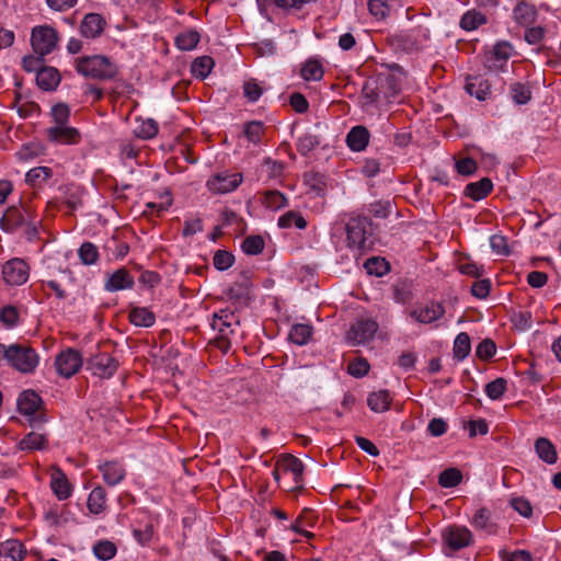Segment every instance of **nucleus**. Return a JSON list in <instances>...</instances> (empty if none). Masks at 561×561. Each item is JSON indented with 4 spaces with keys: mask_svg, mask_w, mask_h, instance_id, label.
I'll use <instances>...</instances> for the list:
<instances>
[{
    "mask_svg": "<svg viewBox=\"0 0 561 561\" xmlns=\"http://www.w3.org/2000/svg\"><path fill=\"white\" fill-rule=\"evenodd\" d=\"M43 57L44 56H39V55H28V56H25L23 57L22 59V67L25 71L27 72H38V70L41 68H44L43 66Z\"/></svg>",
    "mask_w": 561,
    "mask_h": 561,
    "instance_id": "60",
    "label": "nucleus"
},
{
    "mask_svg": "<svg viewBox=\"0 0 561 561\" xmlns=\"http://www.w3.org/2000/svg\"><path fill=\"white\" fill-rule=\"evenodd\" d=\"M233 320V312H229L228 310H220L214 314L211 327L214 330H217L221 336H228L229 333L233 332L231 329Z\"/></svg>",
    "mask_w": 561,
    "mask_h": 561,
    "instance_id": "27",
    "label": "nucleus"
},
{
    "mask_svg": "<svg viewBox=\"0 0 561 561\" xmlns=\"http://www.w3.org/2000/svg\"><path fill=\"white\" fill-rule=\"evenodd\" d=\"M445 313L444 307L438 302H431L426 306H421L410 312V317L420 323H432L440 319Z\"/></svg>",
    "mask_w": 561,
    "mask_h": 561,
    "instance_id": "16",
    "label": "nucleus"
},
{
    "mask_svg": "<svg viewBox=\"0 0 561 561\" xmlns=\"http://www.w3.org/2000/svg\"><path fill=\"white\" fill-rule=\"evenodd\" d=\"M87 365L94 376L111 378L117 370L118 362L108 353H98L91 356Z\"/></svg>",
    "mask_w": 561,
    "mask_h": 561,
    "instance_id": "9",
    "label": "nucleus"
},
{
    "mask_svg": "<svg viewBox=\"0 0 561 561\" xmlns=\"http://www.w3.org/2000/svg\"><path fill=\"white\" fill-rule=\"evenodd\" d=\"M484 23L485 16L474 10L466 12L460 20V26L466 31H473Z\"/></svg>",
    "mask_w": 561,
    "mask_h": 561,
    "instance_id": "40",
    "label": "nucleus"
},
{
    "mask_svg": "<svg viewBox=\"0 0 561 561\" xmlns=\"http://www.w3.org/2000/svg\"><path fill=\"white\" fill-rule=\"evenodd\" d=\"M347 370L354 377H363L368 373L369 364L366 359L358 358L350 363Z\"/></svg>",
    "mask_w": 561,
    "mask_h": 561,
    "instance_id": "61",
    "label": "nucleus"
},
{
    "mask_svg": "<svg viewBox=\"0 0 561 561\" xmlns=\"http://www.w3.org/2000/svg\"><path fill=\"white\" fill-rule=\"evenodd\" d=\"M443 539L450 549L456 551L469 546L472 535L468 528H445Z\"/></svg>",
    "mask_w": 561,
    "mask_h": 561,
    "instance_id": "15",
    "label": "nucleus"
},
{
    "mask_svg": "<svg viewBox=\"0 0 561 561\" xmlns=\"http://www.w3.org/2000/svg\"><path fill=\"white\" fill-rule=\"evenodd\" d=\"M158 124L152 118L142 119L135 129L137 137L142 139L153 138L158 134Z\"/></svg>",
    "mask_w": 561,
    "mask_h": 561,
    "instance_id": "45",
    "label": "nucleus"
},
{
    "mask_svg": "<svg viewBox=\"0 0 561 561\" xmlns=\"http://www.w3.org/2000/svg\"><path fill=\"white\" fill-rule=\"evenodd\" d=\"M57 42V32L50 26H36L32 31V47L35 54L39 56L50 54L56 48Z\"/></svg>",
    "mask_w": 561,
    "mask_h": 561,
    "instance_id": "5",
    "label": "nucleus"
},
{
    "mask_svg": "<svg viewBox=\"0 0 561 561\" xmlns=\"http://www.w3.org/2000/svg\"><path fill=\"white\" fill-rule=\"evenodd\" d=\"M25 554L23 543L15 539H10L0 545L1 561H22Z\"/></svg>",
    "mask_w": 561,
    "mask_h": 561,
    "instance_id": "22",
    "label": "nucleus"
},
{
    "mask_svg": "<svg viewBox=\"0 0 561 561\" xmlns=\"http://www.w3.org/2000/svg\"><path fill=\"white\" fill-rule=\"evenodd\" d=\"M537 11L534 4L528 2H519L513 11V18L516 23L523 26H529L536 20Z\"/></svg>",
    "mask_w": 561,
    "mask_h": 561,
    "instance_id": "24",
    "label": "nucleus"
},
{
    "mask_svg": "<svg viewBox=\"0 0 561 561\" xmlns=\"http://www.w3.org/2000/svg\"><path fill=\"white\" fill-rule=\"evenodd\" d=\"M493 188L492 181L489 178H483L478 182L469 183L465 193L473 201H480L484 198Z\"/></svg>",
    "mask_w": 561,
    "mask_h": 561,
    "instance_id": "28",
    "label": "nucleus"
},
{
    "mask_svg": "<svg viewBox=\"0 0 561 561\" xmlns=\"http://www.w3.org/2000/svg\"><path fill=\"white\" fill-rule=\"evenodd\" d=\"M465 90L480 101H484L490 94V84L482 77H469L465 84Z\"/></svg>",
    "mask_w": 561,
    "mask_h": 561,
    "instance_id": "25",
    "label": "nucleus"
},
{
    "mask_svg": "<svg viewBox=\"0 0 561 561\" xmlns=\"http://www.w3.org/2000/svg\"><path fill=\"white\" fill-rule=\"evenodd\" d=\"M510 504L514 511L524 517H530L533 514V506L530 502L524 497H513Z\"/></svg>",
    "mask_w": 561,
    "mask_h": 561,
    "instance_id": "57",
    "label": "nucleus"
},
{
    "mask_svg": "<svg viewBox=\"0 0 561 561\" xmlns=\"http://www.w3.org/2000/svg\"><path fill=\"white\" fill-rule=\"evenodd\" d=\"M346 233L350 248L365 252L374 247V227L368 217L351 218L346 224Z\"/></svg>",
    "mask_w": 561,
    "mask_h": 561,
    "instance_id": "3",
    "label": "nucleus"
},
{
    "mask_svg": "<svg viewBox=\"0 0 561 561\" xmlns=\"http://www.w3.org/2000/svg\"><path fill=\"white\" fill-rule=\"evenodd\" d=\"M318 515L310 508H305L296 517L295 520H290L289 526H313L317 523Z\"/></svg>",
    "mask_w": 561,
    "mask_h": 561,
    "instance_id": "56",
    "label": "nucleus"
},
{
    "mask_svg": "<svg viewBox=\"0 0 561 561\" xmlns=\"http://www.w3.org/2000/svg\"><path fill=\"white\" fill-rule=\"evenodd\" d=\"M462 480V474L457 468H448L440 472L438 483L443 488H455Z\"/></svg>",
    "mask_w": 561,
    "mask_h": 561,
    "instance_id": "42",
    "label": "nucleus"
},
{
    "mask_svg": "<svg viewBox=\"0 0 561 561\" xmlns=\"http://www.w3.org/2000/svg\"><path fill=\"white\" fill-rule=\"evenodd\" d=\"M264 249V240L261 236L247 237L242 242V250L249 255H256Z\"/></svg>",
    "mask_w": 561,
    "mask_h": 561,
    "instance_id": "50",
    "label": "nucleus"
},
{
    "mask_svg": "<svg viewBox=\"0 0 561 561\" xmlns=\"http://www.w3.org/2000/svg\"><path fill=\"white\" fill-rule=\"evenodd\" d=\"M513 47L507 42L496 43L491 56L486 59V67L492 70H501L511 57Z\"/></svg>",
    "mask_w": 561,
    "mask_h": 561,
    "instance_id": "19",
    "label": "nucleus"
},
{
    "mask_svg": "<svg viewBox=\"0 0 561 561\" xmlns=\"http://www.w3.org/2000/svg\"><path fill=\"white\" fill-rule=\"evenodd\" d=\"M81 262L85 265L96 263L99 259L98 248L91 242H84L78 251Z\"/></svg>",
    "mask_w": 561,
    "mask_h": 561,
    "instance_id": "47",
    "label": "nucleus"
},
{
    "mask_svg": "<svg viewBox=\"0 0 561 561\" xmlns=\"http://www.w3.org/2000/svg\"><path fill=\"white\" fill-rule=\"evenodd\" d=\"M365 268L369 275L380 277L388 273L389 264L382 257L373 256L366 261Z\"/></svg>",
    "mask_w": 561,
    "mask_h": 561,
    "instance_id": "44",
    "label": "nucleus"
},
{
    "mask_svg": "<svg viewBox=\"0 0 561 561\" xmlns=\"http://www.w3.org/2000/svg\"><path fill=\"white\" fill-rule=\"evenodd\" d=\"M390 394L387 390L373 392L367 398V404L371 411L381 413L390 408Z\"/></svg>",
    "mask_w": 561,
    "mask_h": 561,
    "instance_id": "32",
    "label": "nucleus"
},
{
    "mask_svg": "<svg viewBox=\"0 0 561 561\" xmlns=\"http://www.w3.org/2000/svg\"><path fill=\"white\" fill-rule=\"evenodd\" d=\"M82 366L80 352L73 348H67L61 352L55 360V367L61 377L70 378L76 375Z\"/></svg>",
    "mask_w": 561,
    "mask_h": 561,
    "instance_id": "7",
    "label": "nucleus"
},
{
    "mask_svg": "<svg viewBox=\"0 0 561 561\" xmlns=\"http://www.w3.org/2000/svg\"><path fill=\"white\" fill-rule=\"evenodd\" d=\"M510 93L516 104H526L531 99L529 87L522 82H514L510 87Z\"/></svg>",
    "mask_w": 561,
    "mask_h": 561,
    "instance_id": "41",
    "label": "nucleus"
},
{
    "mask_svg": "<svg viewBox=\"0 0 561 561\" xmlns=\"http://www.w3.org/2000/svg\"><path fill=\"white\" fill-rule=\"evenodd\" d=\"M535 449L538 457L547 463H556L558 456L553 444L545 437H539L535 442Z\"/></svg>",
    "mask_w": 561,
    "mask_h": 561,
    "instance_id": "29",
    "label": "nucleus"
},
{
    "mask_svg": "<svg viewBox=\"0 0 561 561\" xmlns=\"http://www.w3.org/2000/svg\"><path fill=\"white\" fill-rule=\"evenodd\" d=\"M471 350L470 337L467 333H459L454 341V356L458 360L465 359Z\"/></svg>",
    "mask_w": 561,
    "mask_h": 561,
    "instance_id": "38",
    "label": "nucleus"
},
{
    "mask_svg": "<svg viewBox=\"0 0 561 561\" xmlns=\"http://www.w3.org/2000/svg\"><path fill=\"white\" fill-rule=\"evenodd\" d=\"M135 280L133 275L126 268H118L111 275H108L104 288L107 291H118L124 289H130L134 287Z\"/></svg>",
    "mask_w": 561,
    "mask_h": 561,
    "instance_id": "18",
    "label": "nucleus"
},
{
    "mask_svg": "<svg viewBox=\"0 0 561 561\" xmlns=\"http://www.w3.org/2000/svg\"><path fill=\"white\" fill-rule=\"evenodd\" d=\"M312 327L309 324L297 323L294 324L289 331L288 339L297 345H305L309 342L312 335Z\"/></svg>",
    "mask_w": 561,
    "mask_h": 561,
    "instance_id": "33",
    "label": "nucleus"
},
{
    "mask_svg": "<svg viewBox=\"0 0 561 561\" xmlns=\"http://www.w3.org/2000/svg\"><path fill=\"white\" fill-rule=\"evenodd\" d=\"M507 382L504 378H496L485 386V393L491 400L500 399L506 391Z\"/></svg>",
    "mask_w": 561,
    "mask_h": 561,
    "instance_id": "52",
    "label": "nucleus"
},
{
    "mask_svg": "<svg viewBox=\"0 0 561 561\" xmlns=\"http://www.w3.org/2000/svg\"><path fill=\"white\" fill-rule=\"evenodd\" d=\"M30 267L22 259H12L2 267L3 279L11 286L23 285L28 279Z\"/></svg>",
    "mask_w": 561,
    "mask_h": 561,
    "instance_id": "10",
    "label": "nucleus"
},
{
    "mask_svg": "<svg viewBox=\"0 0 561 561\" xmlns=\"http://www.w3.org/2000/svg\"><path fill=\"white\" fill-rule=\"evenodd\" d=\"M250 293L251 280L247 275H241L227 290V297L229 300L242 306L247 305L250 300Z\"/></svg>",
    "mask_w": 561,
    "mask_h": 561,
    "instance_id": "17",
    "label": "nucleus"
},
{
    "mask_svg": "<svg viewBox=\"0 0 561 561\" xmlns=\"http://www.w3.org/2000/svg\"><path fill=\"white\" fill-rule=\"evenodd\" d=\"M76 69L80 75L98 80L114 79L118 72L117 66L104 55L78 58Z\"/></svg>",
    "mask_w": 561,
    "mask_h": 561,
    "instance_id": "2",
    "label": "nucleus"
},
{
    "mask_svg": "<svg viewBox=\"0 0 561 561\" xmlns=\"http://www.w3.org/2000/svg\"><path fill=\"white\" fill-rule=\"evenodd\" d=\"M106 491L103 486H95L89 494L88 508L92 514H100L105 508Z\"/></svg>",
    "mask_w": 561,
    "mask_h": 561,
    "instance_id": "30",
    "label": "nucleus"
},
{
    "mask_svg": "<svg viewBox=\"0 0 561 561\" xmlns=\"http://www.w3.org/2000/svg\"><path fill=\"white\" fill-rule=\"evenodd\" d=\"M263 131L264 125L260 121H252L244 126V135L247 139L254 145H257L261 141Z\"/></svg>",
    "mask_w": 561,
    "mask_h": 561,
    "instance_id": "49",
    "label": "nucleus"
},
{
    "mask_svg": "<svg viewBox=\"0 0 561 561\" xmlns=\"http://www.w3.org/2000/svg\"><path fill=\"white\" fill-rule=\"evenodd\" d=\"M369 12L378 19H383L388 15L389 7L386 0H369Z\"/></svg>",
    "mask_w": 561,
    "mask_h": 561,
    "instance_id": "62",
    "label": "nucleus"
},
{
    "mask_svg": "<svg viewBox=\"0 0 561 561\" xmlns=\"http://www.w3.org/2000/svg\"><path fill=\"white\" fill-rule=\"evenodd\" d=\"M278 226L280 228H290L295 226L298 229H305L307 221L299 213L290 210L279 217Z\"/></svg>",
    "mask_w": 561,
    "mask_h": 561,
    "instance_id": "43",
    "label": "nucleus"
},
{
    "mask_svg": "<svg viewBox=\"0 0 561 561\" xmlns=\"http://www.w3.org/2000/svg\"><path fill=\"white\" fill-rule=\"evenodd\" d=\"M13 369L21 374H33L38 364V353L27 344L15 343L9 345V358L7 362Z\"/></svg>",
    "mask_w": 561,
    "mask_h": 561,
    "instance_id": "4",
    "label": "nucleus"
},
{
    "mask_svg": "<svg viewBox=\"0 0 561 561\" xmlns=\"http://www.w3.org/2000/svg\"><path fill=\"white\" fill-rule=\"evenodd\" d=\"M42 404V398L34 390H25L18 398V409L24 415H34Z\"/></svg>",
    "mask_w": 561,
    "mask_h": 561,
    "instance_id": "21",
    "label": "nucleus"
},
{
    "mask_svg": "<svg viewBox=\"0 0 561 561\" xmlns=\"http://www.w3.org/2000/svg\"><path fill=\"white\" fill-rule=\"evenodd\" d=\"M491 282L489 279L476 280L471 286V294L479 298L484 299L489 296Z\"/></svg>",
    "mask_w": 561,
    "mask_h": 561,
    "instance_id": "64",
    "label": "nucleus"
},
{
    "mask_svg": "<svg viewBox=\"0 0 561 561\" xmlns=\"http://www.w3.org/2000/svg\"><path fill=\"white\" fill-rule=\"evenodd\" d=\"M47 444L46 436L35 432L28 433L19 443V447L22 450H39L45 448Z\"/></svg>",
    "mask_w": 561,
    "mask_h": 561,
    "instance_id": "34",
    "label": "nucleus"
},
{
    "mask_svg": "<svg viewBox=\"0 0 561 561\" xmlns=\"http://www.w3.org/2000/svg\"><path fill=\"white\" fill-rule=\"evenodd\" d=\"M51 169L47 167H36L31 169L25 176V180L31 185H37L51 176Z\"/></svg>",
    "mask_w": 561,
    "mask_h": 561,
    "instance_id": "48",
    "label": "nucleus"
},
{
    "mask_svg": "<svg viewBox=\"0 0 561 561\" xmlns=\"http://www.w3.org/2000/svg\"><path fill=\"white\" fill-rule=\"evenodd\" d=\"M380 83L378 81H371L368 80L365 82L363 89H362V99H363V105H374L379 100L380 94Z\"/></svg>",
    "mask_w": 561,
    "mask_h": 561,
    "instance_id": "35",
    "label": "nucleus"
},
{
    "mask_svg": "<svg viewBox=\"0 0 561 561\" xmlns=\"http://www.w3.org/2000/svg\"><path fill=\"white\" fill-rule=\"evenodd\" d=\"M324 73L323 66L318 59H308L300 69V75L306 81H319Z\"/></svg>",
    "mask_w": 561,
    "mask_h": 561,
    "instance_id": "31",
    "label": "nucleus"
},
{
    "mask_svg": "<svg viewBox=\"0 0 561 561\" xmlns=\"http://www.w3.org/2000/svg\"><path fill=\"white\" fill-rule=\"evenodd\" d=\"M43 152L39 144H26L18 152L21 160H31L38 157Z\"/></svg>",
    "mask_w": 561,
    "mask_h": 561,
    "instance_id": "59",
    "label": "nucleus"
},
{
    "mask_svg": "<svg viewBox=\"0 0 561 561\" xmlns=\"http://www.w3.org/2000/svg\"><path fill=\"white\" fill-rule=\"evenodd\" d=\"M98 470L102 473L103 481L108 486L119 484L126 478L127 470L124 463L117 460H107L98 465Z\"/></svg>",
    "mask_w": 561,
    "mask_h": 561,
    "instance_id": "12",
    "label": "nucleus"
},
{
    "mask_svg": "<svg viewBox=\"0 0 561 561\" xmlns=\"http://www.w3.org/2000/svg\"><path fill=\"white\" fill-rule=\"evenodd\" d=\"M369 130L363 126L357 125L351 128L346 135V145L352 151H363L369 142Z\"/></svg>",
    "mask_w": 561,
    "mask_h": 561,
    "instance_id": "20",
    "label": "nucleus"
},
{
    "mask_svg": "<svg viewBox=\"0 0 561 561\" xmlns=\"http://www.w3.org/2000/svg\"><path fill=\"white\" fill-rule=\"evenodd\" d=\"M23 222L24 218L22 214L18 209L11 208L0 220V226L3 230L9 231L23 225Z\"/></svg>",
    "mask_w": 561,
    "mask_h": 561,
    "instance_id": "46",
    "label": "nucleus"
},
{
    "mask_svg": "<svg viewBox=\"0 0 561 561\" xmlns=\"http://www.w3.org/2000/svg\"><path fill=\"white\" fill-rule=\"evenodd\" d=\"M50 489L59 500H67L72 492V486L59 467L50 468Z\"/></svg>",
    "mask_w": 561,
    "mask_h": 561,
    "instance_id": "14",
    "label": "nucleus"
},
{
    "mask_svg": "<svg viewBox=\"0 0 561 561\" xmlns=\"http://www.w3.org/2000/svg\"><path fill=\"white\" fill-rule=\"evenodd\" d=\"M116 546L110 540H100L93 546L94 556L102 561H107L116 554Z\"/></svg>",
    "mask_w": 561,
    "mask_h": 561,
    "instance_id": "39",
    "label": "nucleus"
},
{
    "mask_svg": "<svg viewBox=\"0 0 561 561\" xmlns=\"http://www.w3.org/2000/svg\"><path fill=\"white\" fill-rule=\"evenodd\" d=\"M242 182L240 173L220 172L207 181V187L213 193L226 194L234 191Z\"/></svg>",
    "mask_w": 561,
    "mask_h": 561,
    "instance_id": "11",
    "label": "nucleus"
},
{
    "mask_svg": "<svg viewBox=\"0 0 561 561\" xmlns=\"http://www.w3.org/2000/svg\"><path fill=\"white\" fill-rule=\"evenodd\" d=\"M278 468H282L283 476L290 474L293 479V483H289L284 486L286 491H298L304 488V470L305 466L302 461L290 455H283L278 460Z\"/></svg>",
    "mask_w": 561,
    "mask_h": 561,
    "instance_id": "6",
    "label": "nucleus"
},
{
    "mask_svg": "<svg viewBox=\"0 0 561 561\" xmlns=\"http://www.w3.org/2000/svg\"><path fill=\"white\" fill-rule=\"evenodd\" d=\"M378 330V323L369 318L358 319L352 324L347 334L348 341L353 345L365 344L373 340Z\"/></svg>",
    "mask_w": 561,
    "mask_h": 561,
    "instance_id": "8",
    "label": "nucleus"
},
{
    "mask_svg": "<svg viewBox=\"0 0 561 561\" xmlns=\"http://www.w3.org/2000/svg\"><path fill=\"white\" fill-rule=\"evenodd\" d=\"M130 323L136 327L149 328L156 322V316L148 308L133 307L128 314Z\"/></svg>",
    "mask_w": 561,
    "mask_h": 561,
    "instance_id": "26",
    "label": "nucleus"
},
{
    "mask_svg": "<svg viewBox=\"0 0 561 561\" xmlns=\"http://www.w3.org/2000/svg\"><path fill=\"white\" fill-rule=\"evenodd\" d=\"M106 26L105 19L99 13H88L81 21L80 33L85 38H96L102 35Z\"/></svg>",
    "mask_w": 561,
    "mask_h": 561,
    "instance_id": "13",
    "label": "nucleus"
},
{
    "mask_svg": "<svg viewBox=\"0 0 561 561\" xmlns=\"http://www.w3.org/2000/svg\"><path fill=\"white\" fill-rule=\"evenodd\" d=\"M495 353L496 345L490 339H485L482 342H480L476 350V355L483 360L490 359L495 355Z\"/></svg>",
    "mask_w": 561,
    "mask_h": 561,
    "instance_id": "55",
    "label": "nucleus"
},
{
    "mask_svg": "<svg viewBox=\"0 0 561 561\" xmlns=\"http://www.w3.org/2000/svg\"><path fill=\"white\" fill-rule=\"evenodd\" d=\"M233 262L234 256L225 250H218L213 257L214 266L219 271L228 270L233 264Z\"/></svg>",
    "mask_w": 561,
    "mask_h": 561,
    "instance_id": "54",
    "label": "nucleus"
},
{
    "mask_svg": "<svg viewBox=\"0 0 561 561\" xmlns=\"http://www.w3.org/2000/svg\"><path fill=\"white\" fill-rule=\"evenodd\" d=\"M379 83L380 90L386 98H394L400 91V88L391 76L379 79Z\"/></svg>",
    "mask_w": 561,
    "mask_h": 561,
    "instance_id": "58",
    "label": "nucleus"
},
{
    "mask_svg": "<svg viewBox=\"0 0 561 561\" xmlns=\"http://www.w3.org/2000/svg\"><path fill=\"white\" fill-rule=\"evenodd\" d=\"M319 144L320 140L318 136L307 133L298 138L297 150L301 154L306 156L310 151H312L317 146H319Z\"/></svg>",
    "mask_w": 561,
    "mask_h": 561,
    "instance_id": "51",
    "label": "nucleus"
},
{
    "mask_svg": "<svg viewBox=\"0 0 561 561\" xmlns=\"http://www.w3.org/2000/svg\"><path fill=\"white\" fill-rule=\"evenodd\" d=\"M59 82L60 75L56 68L44 67L41 68L36 73V83L41 89L45 91L55 90Z\"/></svg>",
    "mask_w": 561,
    "mask_h": 561,
    "instance_id": "23",
    "label": "nucleus"
},
{
    "mask_svg": "<svg viewBox=\"0 0 561 561\" xmlns=\"http://www.w3.org/2000/svg\"><path fill=\"white\" fill-rule=\"evenodd\" d=\"M199 39V33L197 31L190 30L175 37V45L181 50H192L197 46Z\"/></svg>",
    "mask_w": 561,
    "mask_h": 561,
    "instance_id": "36",
    "label": "nucleus"
},
{
    "mask_svg": "<svg viewBox=\"0 0 561 561\" xmlns=\"http://www.w3.org/2000/svg\"><path fill=\"white\" fill-rule=\"evenodd\" d=\"M54 125L45 130L49 141L61 145H73L80 140L79 131L68 126L70 110L66 104H57L51 108Z\"/></svg>",
    "mask_w": 561,
    "mask_h": 561,
    "instance_id": "1",
    "label": "nucleus"
},
{
    "mask_svg": "<svg viewBox=\"0 0 561 561\" xmlns=\"http://www.w3.org/2000/svg\"><path fill=\"white\" fill-rule=\"evenodd\" d=\"M264 204L267 208L277 210L286 206V197L278 191H268L264 195Z\"/></svg>",
    "mask_w": 561,
    "mask_h": 561,
    "instance_id": "53",
    "label": "nucleus"
},
{
    "mask_svg": "<svg viewBox=\"0 0 561 561\" xmlns=\"http://www.w3.org/2000/svg\"><path fill=\"white\" fill-rule=\"evenodd\" d=\"M0 320L9 328L14 327L19 320L18 310L12 306L3 307L0 311Z\"/></svg>",
    "mask_w": 561,
    "mask_h": 561,
    "instance_id": "63",
    "label": "nucleus"
},
{
    "mask_svg": "<svg viewBox=\"0 0 561 561\" xmlns=\"http://www.w3.org/2000/svg\"><path fill=\"white\" fill-rule=\"evenodd\" d=\"M214 67V60L209 56L196 58L192 64V73L195 78L205 79Z\"/></svg>",
    "mask_w": 561,
    "mask_h": 561,
    "instance_id": "37",
    "label": "nucleus"
}]
</instances>
